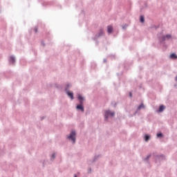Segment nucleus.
<instances>
[{
	"label": "nucleus",
	"mask_w": 177,
	"mask_h": 177,
	"mask_svg": "<svg viewBox=\"0 0 177 177\" xmlns=\"http://www.w3.org/2000/svg\"><path fill=\"white\" fill-rule=\"evenodd\" d=\"M158 41V44L162 45L163 48H167L168 46L165 44V41H169V39H171L172 38V35L171 34H167L164 35L162 33V31L158 33L156 35Z\"/></svg>",
	"instance_id": "obj_1"
},
{
	"label": "nucleus",
	"mask_w": 177,
	"mask_h": 177,
	"mask_svg": "<svg viewBox=\"0 0 177 177\" xmlns=\"http://www.w3.org/2000/svg\"><path fill=\"white\" fill-rule=\"evenodd\" d=\"M41 5L44 6V8H49V6H55L57 9L62 10L63 9V6L59 3V1L56 0H53L51 1H41Z\"/></svg>",
	"instance_id": "obj_2"
},
{
	"label": "nucleus",
	"mask_w": 177,
	"mask_h": 177,
	"mask_svg": "<svg viewBox=\"0 0 177 177\" xmlns=\"http://www.w3.org/2000/svg\"><path fill=\"white\" fill-rule=\"evenodd\" d=\"M106 34L104 33V30L103 28H100L97 32L94 35L93 37H91V39L95 41V45L99 44V39L103 38V37H105Z\"/></svg>",
	"instance_id": "obj_3"
},
{
	"label": "nucleus",
	"mask_w": 177,
	"mask_h": 177,
	"mask_svg": "<svg viewBox=\"0 0 177 177\" xmlns=\"http://www.w3.org/2000/svg\"><path fill=\"white\" fill-rule=\"evenodd\" d=\"M118 68L120 72L117 73V75L118 77H120V75H122L124 73H126V71H128V70H129V66L127 62H125L124 64H120Z\"/></svg>",
	"instance_id": "obj_4"
},
{
	"label": "nucleus",
	"mask_w": 177,
	"mask_h": 177,
	"mask_svg": "<svg viewBox=\"0 0 177 177\" xmlns=\"http://www.w3.org/2000/svg\"><path fill=\"white\" fill-rule=\"evenodd\" d=\"M66 139L69 142H72V145H75L77 142V131L75 130L71 131L68 136H66Z\"/></svg>",
	"instance_id": "obj_5"
},
{
	"label": "nucleus",
	"mask_w": 177,
	"mask_h": 177,
	"mask_svg": "<svg viewBox=\"0 0 177 177\" xmlns=\"http://www.w3.org/2000/svg\"><path fill=\"white\" fill-rule=\"evenodd\" d=\"M114 117H115V111L109 109L104 111V121H109V118H113Z\"/></svg>",
	"instance_id": "obj_6"
},
{
	"label": "nucleus",
	"mask_w": 177,
	"mask_h": 177,
	"mask_svg": "<svg viewBox=\"0 0 177 177\" xmlns=\"http://www.w3.org/2000/svg\"><path fill=\"white\" fill-rule=\"evenodd\" d=\"M77 99L80 104H84V102H86L85 97L80 93L77 94Z\"/></svg>",
	"instance_id": "obj_7"
},
{
	"label": "nucleus",
	"mask_w": 177,
	"mask_h": 177,
	"mask_svg": "<svg viewBox=\"0 0 177 177\" xmlns=\"http://www.w3.org/2000/svg\"><path fill=\"white\" fill-rule=\"evenodd\" d=\"M75 109L77 111H81L82 113L85 111V106H84V104L79 103L76 104Z\"/></svg>",
	"instance_id": "obj_8"
},
{
	"label": "nucleus",
	"mask_w": 177,
	"mask_h": 177,
	"mask_svg": "<svg viewBox=\"0 0 177 177\" xmlns=\"http://www.w3.org/2000/svg\"><path fill=\"white\" fill-rule=\"evenodd\" d=\"M67 96L70 97L71 100H74V93L70 90H66L64 91Z\"/></svg>",
	"instance_id": "obj_9"
},
{
	"label": "nucleus",
	"mask_w": 177,
	"mask_h": 177,
	"mask_svg": "<svg viewBox=\"0 0 177 177\" xmlns=\"http://www.w3.org/2000/svg\"><path fill=\"white\" fill-rule=\"evenodd\" d=\"M165 110V105L160 104L156 109V113H162Z\"/></svg>",
	"instance_id": "obj_10"
},
{
	"label": "nucleus",
	"mask_w": 177,
	"mask_h": 177,
	"mask_svg": "<svg viewBox=\"0 0 177 177\" xmlns=\"http://www.w3.org/2000/svg\"><path fill=\"white\" fill-rule=\"evenodd\" d=\"M142 109H145V104L143 103H141L137 107V110L134 112L133 115H136V114H138V111H140V110H142Z\"/></svg>",
	"instance_id": "obj_11"
},
{
	"label": "nucleus",
	"mask_w": 177,
	"mask_h": 177,
	"mask_svg": "<svg viewBox=\"0 0 177 177\" xmlns=\"http://www.w3.org/2000/svg\"><path fill=\"white\" fill-rule=\"evenodd\" d=\"M106 32L108 34H113L114 32V28H113V26L109 25L107 26Z\"/></svg>",
	"instance_id": "obj_12"
},
{
	"label": "nucleus",
	"mask_w": 177,
	"mask_h": 177,
	"mask_svg": "<svg viewBox=\"0 0 177 177\" xmlns=\"http://www.w3.org/2000/svg\"><path fill=\"white\" fill-rule=\"evenodd\" d=\"M8 62L10 64H15V63H16V57L13 55H11L9 57Z\"/></svg>",
	"instance_id": "obj_13"
},
{
	"label": "nucleus",
	"mask_w": 177,
	"mask_h": 177,
	"mask_svg": "<svg viewBox=\"0 0 177 177\" xmlns=\"http://www.w3.org/2000/svg\"><path fill=\"white\" fill-rule=\"evenodd\" d=\"M150 139H151V136L150 134H149V133H145V134L144 135V140H145V142H149Z\"/></svg>",
	"instance_id": "obj_14"
},
{
	"label": "nucleus",
	"mask_w": 177,
	"mask_h": 177,
	"mask_svg": "<svg viewBox=\"0 0 177 177\" xmlns=\"http://www.w3.org/2000/svg\"><path fill=\"white\" fill-rule=\"evenodd\" d=\"M156 138H157L158 139H163V138H164V133H162V132H161V131L157 132V133H156Z\"/></svg>",
	"instance_id": "obj_15"
},
{
	"label": "nucleus",
	"mask_w": 177,
	"mask_h": 177,
	"mask_svg": "<svg viewBox=\"0 0 177 177\" xmlns=\"http://www.w3.org/2000/svg\"><path fill=\"white\" fill-rule=\"evenodd\" d=\"M157 160H165V155L160 154V155H156Z\"/></svg>",
	"instance_id": "obj_16"
},
{
	"label": "nucleus",
	"mask_w": 177,
	"mask_h": 177,
	"mask_svg": "<svg viewBox=\"0 0 177 177\" xmlns=\"http://www.w3.org/2000/svg\"><path fill=\"white\" fill-rule=\"evenodd\" d=\"M72 86L73 85L71 84V83H67L65 86L64 91H69L70 88H71Z\"/></svg>",
	"instance_id": "obj_17"
},
{
	"label": "nucleus",
	"mask_w": 177,
	"mask_h": 177,
	"mask_svg": "<svg viewBox=\"0 0 177 177\" xmlns=\"http://www.w3.org/2000/svg\"><path fill=\"white\" fill-rule=\"evenodd\" d=\"M99 157H100V155H95L94 158L92 160V162H96V161H97V160H99Z\"/></svg>",
	"instance_id": "obj_18"
},
{
	"label": "nucleus",
	"mask_w": 177,
	"mask_h": 177,
	"mask_svg": "<svg viewBox=\"0 0 177 177\" xmlns=\"http://www.w3.org/2000/svg\"><path fill=\"white\" fill-rule=\"evenodd\" d=\"M139 20H140V23H142V24H143L145 21V15H140Z\"/></svg>",
	"instance_id": "obj_19"
},
{
	"label": "nucleus",
	"mask_w": 177,
	"mask_h": 177,
	"mask_svg": "<svg viewBox=\"0 0 177 177\" xmlns=\"http://www.w3.org/2000/svg\"><path fill=\"white\" fill-rule=\"evenodd\" d=\"M170 59H177V55L175 53H171L169 55Z\"/></svg>",
	"instance_id": "obj_20"
},
{
	"label": "nucleus",
	"mask_w": 177,
	"mask_h": 177,
	"mask_svg": "<svg viewBox=\"0 0 177 177\" xmlns=\"http://www.w3.org/2000/svg\"><path fill=\"white\" fill-rule=\"evenodd\" d=\"M39 27H41V24H38V25L35 26V28H33V30L35 32V34H37V32H38Z\"/></svg>",
	"instance_id": "obj_21"
},
{
	"label": "nucleus",
	"mask_w": 177,
	"mask_h": 177,
	"mask_svg": "<svg viewBox=\"0 0 177 177\" xmlns=\"http://www.w3.org/2000/svg\"><path fill=\"white\" fill-rule=\"evenodd\" d=\"M91 70H96V63L93 62L91 64Z\"/></svg>",
	"instance_id": "obj_22"
},
{
	"label": "nucleus",
	"mask_w": 177,
	"mask_h": 177,
	"mask_svg": "<svg viewBox=\"0 0 177 177\" xmlns=\"http://www.w3.org/2000/svg\"><path fill=\"white\" fill-rule=\"evenodd\" d=\"M80 17H85V11H84V10H82L80 14Z\"/></svg>",
	"instance_id": "obj_23"
},
{
	"label": "nucleus",
	"mask_w": 177,
	"mask_h": 177,
	"mask_svg": "<svg viewBox=\"0 0 177 177\" xmlns=\"http://www.w3.org/2000/svg\"><path fill=\"white\" fill-rule=\"evenodd\" d=\"M55 158H56V153H53L51 154L50 160L53 161L55 160Z\"/></svg>",
	"instance_id": "obj_24"
},
{
	"label": "nucleus",
	"mask_w": 177,
	"mask_h": 177,
	"mask_svg": "<svg viewBox=\"0 0 177 177\" xmlns=\"http://www.w3.org/2000/svg\"><path fill=\"white\" fill-rule=\"evenodd\" d=\"M151 28H155V30H157V29L160 28V25H153L151 26Z\"/></svg>",
	"instance_id": "obj_25"
},
{
	"label": "nucleus",
	"mask_w": 177,
	"mask_h": 177,
	"mask_svg": "<svg viewBox=\"0 0 177 177\" xmlns=\"http://www.w3.org/2000/svg\"><path fill=\"white\" fill-rule=\"evenodd\" d=\"M150 157H151V154L147 155V157L144 159V160L148 162Z\"/></svg>",
	"instance_id": "obj_26"
},
{
	"label": "nucleus",
	"mask_w": 177,
	"mask_h": 177,
	"mask_svg": "<svg viewBox=\"0 0 177 177\" xmlns=\"http://www.w3.org/2000/svg\"><path fill=\"white\" fill-rule=\"evenodd\" d=\"M64 2H65V5H66V6H68L70 5L69 0H65Z\"/></svg>",
	"instance_id": "obj_27"
},
{
	"label": "nucleus",
	"mask_w": 177,
	"mask_h": 177,
	"mask_svg": "<svg viewBox=\"0 0 177 177\" xmlns=\"http://www.w3.org/2000/svg\"><path fill=\"white\" fill-rule=\"evenodd\" d=\"M45 45H46L45 41L41 40V46L45 47Z\"/></svg>",
	"instance_id": "obj_28"
},
{
	"label": "nucleus",
	"mask_w": 177,
	"mask_h": 177,
	"mask_svg": "<svg viewBox=\"0 0 177 177\" xmlns=\"http://www.w3.org/2000/svg\"><path fill=\"white\" fill-rule=\"evenodd\" d=\"M55 88H57V89H60V88H61L60 84H55Z\"/></svg>",
	"instance_id": "obj_29"
},
{
	"label": "nucleus",
	"mask_w": 177,
	"mask_h": 177,
	"mask_svg": "<svg viewBox=\"0 0 177 177\" xmlns=\"http://www.w3.org/2000/svg\"><path fill=\"white\" fill-rule=\"evenodd\" d=\"M129 97H133V94L132 93V91L129 92Z\"/></svg>",
	"instance_id": "obj_30"
},
{
	"label": "nucleus",
	"mask_w": 177,
	"mask_h": 177,
	"mask_svg": "<svg viewBox=\"0 0 177 177\" xmlns=\"http://www.w3.org/2000/svg\"><path fill=\"white\" fill-rule=\"evenodd\" d=\"M138 88H139V89H142V88H143L142 84H140L138 85Z\"/></svg>",
	"instance_id": "obj_31"
},
{
	"label": "nucleus",
	"mask_w": 177,
	"mask_h": 177,
	"mask_svg": "<svg viewBox=\"0 0 177 177\" xmlns=\"http://www.w3.org/2000/svg\"><path fill=\"white\" fill-rule=\"evenodd\" d=\"M127 27H128V25H124L122 26L123 30H125V28H127Z\"/></svg>",
	"instance_id": "obj_32"
},
{
	"label": "nucleus",
	"mask_w": 177,
	"mask_h": 177,
	"mask_svg": "<svg viewBox=\"0 0 177 177\" xmlns=\"http://www.w3.org/2000/svg\"><path fill=\"white\" fill-rule=\"evenodd\" d=\"M107 62V59L106 58L103 59V63H106Z\"/></svg>",
	"instance_id": "obj_33"
},
{
	"label": "nucleus",
	"mask_w": 177,
	"mask_h": 177,
	"mask_svg": "<svg viewBox=\"0 0 177 177\" xmlns=\"http://www.w3.org/2000/svg\"><path fill=\"white\" fill-rule=\"evenodd\" d=\"M41 28H45V24H41Z\"/></svg>",
	"instance_id": "obj_34"
},
{
	"label": "nucleus",
	"mask_w": 177,
	"mask_h": 177,
	"mask_svg": "<svg viewBox=\"0 0 177 177\" xmlns=\"http://www.w3.org/2000/svg\"><path fill=\"white\" fill-rule=\"evenodd\" d=\"M42 120H45V117H44V116H43V117L41 118V121H42Z\"/></svg>",
	"instance_id": "obj_35"
},
{
	"label": "nucleus",
	"mask_w": 177,
	"mask_h": 177,
	"mask_svg": "<svg viewBox=\"0 0 177 177\" xmlns=\"http://www.w3.org/2000/svg\"><path fill=\"white\" fill-rule=\"evenodd\" d=\"M145 8H147V3H145Z\"/></svg>",
	"instance_id": "obj_36"
},
{
	"label": "nucleus",
	"mask_w": 177,
	"mask_h": 177,
	"mask_svg": "<svg viewBox=\"0 0 177 177\" xmlns=\"http://www.w3.org/2000/svg\"><path fill=\"white\" fill-rule=\"evenodd\" d=\"M91 172H92V169H89V173L91 174Z\"/></svg>",
	"instance_id": "obj_37"
},
{
	"label": "nucleus",
	"mask_w": 177,
	"mask_h": 177,
	"mask_svg": "<svg viewBox=\"0 0 177 177\" xmlns=\"http://www.w3.org/2000/svg\"><path fill=\"white\" fill-rule=\"evenodd\" d=\"M175 81L177 82V75L175 77Z\"/></svg>",
	"instance_id": "obj_38"
},
{
	"label": "nucleus",
	"mask_w": 177,
	"mask_h": 177,
	"mask_svg": "<svg viewBox=\"0 0 177 177\" xmlns=\"http://www.w3.org/2000/svg\"><path fill=\"white\" fill-rule=\"evenodd\" d=\"M48 41H50V36H48Z\"/></svg>",
	"instance_id": "obj_39"
},
{
	"label": "nucleus",
	"mask_w": 177,
	"mask_h": 177,
	"mask_svg": "<svg viewBox=\"0 0 177 177\" xmlns=\"http://www.w3.org/2000/svg\"><path fill=\"white\" fill-rule=\"evenodd\" d=\"M78 7V6L77 5H76V8H77Z\"/></svg>",
	"instance_id": "obj_40"
}]
</instances>
